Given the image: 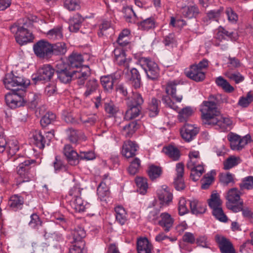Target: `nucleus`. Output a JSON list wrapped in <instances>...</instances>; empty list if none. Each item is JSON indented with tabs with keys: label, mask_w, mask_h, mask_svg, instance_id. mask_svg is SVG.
I'll list each match as a JSON object with an SVG mask.
<instances>
[{
	"label": "nucleus",
	"mask_w": 253,
	"mask_h": 253,
	"mask_svg": "<svg viewBox=\"0 0 253 253\" xmlns=\"http://www.w3.org/2000/svg\"><path fill=\"white\" fill-rule=\"evenodd\" d=\"M56 68L57 79L63 84H69L72 80H77V84L82 85L90 75L88 69H86V71H83V69L76 71L62 63L57 64Z\"/></svg>",
	"instance_id": "obj_1"
},
{
	"label": "nucleus",
	"mask_w": 253,
	"mask_h": 253,
	"mask_svg": "<svg viewBox=\"0 0 253 253\" xmlns=\"http://www.w3.org/2000/svg\"><path fill=\"white\" fill-rule=\"evenodd\" d=\"M20 91L18 95H5V99L7 105L13 109L25 105L32 109L35 108L41 99V95L34 93L27 94L26 89Z\"/></svg>",
	"instance_id": "obj_2"
},
{
	"label": "nucleus",
	"mask_w": 253,
	"mask_h": 253,
	"mask_svg": "<svg viewBox=\"0 0 253 253\" xmlns=\"http://www.w3.org/2000/svg\"><path fill=\"white\" fill-rule=\"evenodd\" d=\"M213 99L208 97V100L204 101L200 106L201 118L205 125H211L212 122L218 117L220 112Z\"/></svg>",
	"instance_id": "obj_3"
},
{
	"label": "nucleus",
	"mask_w": 253,
	"mask_h": 253,
	"mask_svg": "<svg viewBox=\"0 0 253 253\" xmlns=\"http://www.w3.org/2000/svg\"><path fill=\"white\" fill-rule=\"evenodd\" d=\"M3 84L5 87L11 90V93H9L6 95L18 94L20 93V90L26 89L29 84L24 80L18 76H15L12 72L6 74L3 79Z\"/></svg>",
	"instance_id": "obj_4"
},
{
	"label": "nucleus",
	"mask_w": 253,
	"mask_h": 253,
	"mask_svg": "<svg viewBox=\"0 0 253 253\" xmlns=\"http://www.w3.org/2000/svg\"><path fill=\"white\" fill-rule=\"evenodd\" d=\"M143 102L144 100L141 94L133 91L131 98L128 99L126 102L127 110L126 113L125 118L131 120L138 117L141 111Z\"/></svg>",
	"instance_id": "obj_5"
},
{
	"label": "nucleus",
	"mask_w": 253,
	"mask_h": 253,
	"mask_svg": "<svg viewBox=\"0 0 253 253\" xmlns=\"http://www.w3.org/2000/svg\"><path fill=\"white\" fill-rule=\"evenodd\" d=\"M23 159L21 157L16 159L19 163L17 167V172L22 179V182L29 181L33 180L36 175L34 166H32L36 163V161L29 159L23 161Z\"/></svg>",
	"instance_id": "obj_6"
},
{
	"label": "nucleus",
	"mask_w": 253,
	"mask_h": 253,
	"mask_svg": "<svg viewBox=\"0 0 253 253\" xmlns=\"http://www.w3.org/2000/svg\"><path fill=\"white\" fill-rule=\"evenodd\" d=\"M86 234L84 229L78 226L71 231L70 243L72 244L69 249L67 253H84V247L85 244L83 238Z\"/></svg>",
	"instance_id": "obj_7"
},
{
	"label": "nucleus",
	"mask_w": 253,
	"mask_h": 253,
	"mask_svg": "<svg viewBox=\"0 0 253 253\" xmlns=\"http://www.w3.org/2000/svg\"><path fill=\"white\" fill-rule=\"evenodd\" d=\"M63 152L68 162L71 165H77L79 163V160L88 161L95 158V155L92 152H81L79 154L74 150L70 144L65 145Z\"/></svg>",
	"instance_id": "obj_8"
},
{
	"label": "nucleus",
	"mask_w": 253,
	"mask_h": 253,
	"mask_svg": "<svg viewBox=\"0 0 253 253\" xmlns=\"http://www.w3.org/2000/svg\"><path fill=\"white\" fill-rule=\"evenodd\" d=\"M176 85L177 84L175 82L168 83L166 88V92L168 95L163 96L162 97L163 102L165 103L167 106L174 110H175L177 107L174 105V103L172 101L169 95H170L171 97L177 102H180L183 98L182 94H176Z\"/></svg>",
	"instance_id": "obj_9"
},
{
	"label": "nucleus",
	"mask_w": 253,
	"mask_h": 253,
	"mask_svg": "<svg viewBox=\"0 0 253 253\" xmlns=\"http://www.w3.org/2000/svg\"><path fill=\"white\" fill-rule=\"evenodd\" d=\"M139 62L144 69L148 79L157 80L160 76V69L158 65L149 58L142 57Z\"/></svg>",
	"instance_id": "obj_10"
},
{
	"label": "nucleus",
	"mask_w": 253,
	"mask_h": 253,
	"mask_svg": "<svg viewBox=\"0 0 253 253\" xmlns=\"http://www.w3.org/2000/svg\"><path fill=\"white\" fill-rule=\"evenodd\" d=\"M55 72V69L50 65H43L38 69L36 74L32 75V80L35 84L38 81L48 82L52 79Z\"/></svg>",
	"instance_id": "obj_11"
},
{
	"label": "nucleus",
	"mask_w": 253,
	"mask_h": 253,
	"mask_svg": "<svg viewBox=\"0 0 253 253\" xmlns=\"http://www.w3.org/2000/svg\"><path fill=\"white\" fill-rule=\"evenodd\" d=\"M51 43L44 40L38 41L33 45V49L36 55L42 59H49L51 57Z\"/></svg>",
	"instance_id": "obj_12"
},
{
	"label": "nucleus",
	"mask_w": 253,
	"mask_h": 253,
	"mask_svg": "<svg viewBox=\"0 0 253 253\" xmlns=\"http://www.w3.org/2000/svg\"><path fill=\"white\" fill-rule=\"evenodd\" d=\"M199 132V128L189 124H185L180 129L182 138L187 142L194 139Z\"/></svg>",
	"instance_id": "obj_13"
},
{
	"label": "nucleus",
	"mask_w": 253,
	"mask_h": 253,
	"mask_svg": "<svg viewBox=\"0 0 253 253\" xmlns=\"http://www.w3.org/2000/svg\"><path fill=\"white\" fill-rule=\"evenodd\" d=\"M48 135L45 137L40 131L36 132L33 135L34 143L40 149H42L44 147L45 144L49 145L50 139L54 136V134L51 131H48Z\"/></svg>",
	"instance_id": "obj_14"
},
{
	"label": "nucleus",
	"mask_w": 253,
	"mask_h": 253,
	"mask_svg": "<svg viewBox=\"0 0 253 253\" xmlns=\"http://www.w3.org/2000/svg\"><path fill=\"white\" fill-rule=\"evenodd\" d=\"M215 240L221 253H236L232 243L228 239L216 235Z\"/></svg>",
	"instance_id": "obj_15"
},
{
	"label": "nucleus",
	"mask_w": 253,
	"mask_h": 253,
	"mask_svg": "<svg viewBox=\"0 0 253 253\" xmlns=\"http://www.w3.org/2000/svg\"><path fill=\"white\" fill-rule=\"evenodd\" d=\"M138 148V146L135 142L130 140L124 142L123 146L122 153L126 158H130L135 155V152Z\"/></svg>",
	"instance_id": "obj_16"
},
{
	"label": "nucleus",
	"mask_w": 253,
	"mask_h": 253,
	"mask_svg": "<svg viewBox=\"0 0 253 253\" xmlns=\"http://www.w3.org/2000/svg\"><path fill=\"white\" fill-rule=\"evenodd\" d=\"M160 217L158 224L163 228L165 232H168L173 226L174 219L167 212L162 213Z\"/></svg>",
	"instance_id": "obj_17"
},
{
	"label": "nucleus",
	"mask_w": 253,
	"mask_h": 253,
	"mask_svg": "<svg viewBox=\"0 0 253 253\" xmlns=\"http://www.w3.org/2000/svg\"><path fill=\"white\" fill-rule=\"evenodd\" d=\"M186 75L196 82L202 81L205 78V73L195 65L190 66L189 70L186 72Z\"/></svg>",
	"instance_id": "obj_18"
},
{
	"label": "nucleus",
	"mask_w": 253,
	"mask_h": 253,
	"mask_svg": "<svg viewBox=\"0 0 253 253\" xmlns=\"http://www.w3.org/2000/svg\"><path fill=\"white\" fill-rule=\"evenodd\" d=\"M34 39L33 35L29 30L23 27L20 31V33L16 37V41L20 45H22L32 42Z\"/></svg>",
	"instance_id": "obj_19"
},
{
	"label": "nucleus",
	"mask_w": 253,
	"mask_h": 253,
	"mask_svg": "<svg viewBox=\"0 0 253 253\" xmlns=\"http://www.w3.org/2000/svg\"><path fill=\"white\" fill-rule=\"evenodd\" d=\"M232 121L228 118L221 117L218 115L213 122H212L211 125H215L217 129L221 131H225L228 128L232 125Z\"/></svg>",
	"instance_id": "obj_20"
},
{
	"label": "nucleus",
	"mask_w": 253,
	"mask_h": 253,
	"mask_svg": "<svg viewBox=\"0 0 253 253\" xmlns=\"http://www.w3.org/2000/svg\"><path fill=\"white\" fill-rule=\"evenodd\" d=\"M138 253H151L152 246L147 238H139L137 241Z\"/></svg>",
	"instance_id": "obj_21"
},
{
	"label": "nucleus",
	"mask_w": 253,
	"mask_h": 253,
	"mask_svg": "<svg viewBox=\"0 0 253 253\" xmlns=\"http://www.w3.org/2000/svg\"><path fill=\"white\" fill-rule=\"evenodd\" d=\"M119 77V75H116L102 77L100 78L101 84L105 90H111L113 88L114 84L117 83Z\"/></svg>",
	"instance_id": "obj_22"
},
{
	"label": "nucleus",
	"mask_w": 253,
	"mask_h": 253,
	"mask_svg": "<svg viewBox=\"0 0 253 253\" xmlns=\"http://www.w3.org/2000/svg\"><path fill=\"white\" fill-rule=\"evenodd\" d=\"M190 207L191 211L193 214H203L206 211V205L204 203L199 202L196 200L188 201Z\"/></svg>",
	"instance_id": "obj_23"
},
{
	"label": "nucleus",
	"mask_w": 253,
	"mask_h": 253,
	"mask_svg": "<svg viewBox=\"0 0 253 253\" xmlns=\"http://www.w3.org/2000/svg\"><path fill=\"white\" fill-rule=\"evenodd\" d=\"M69 64L72 69L80 67L84 62L83 55L79 53L73 52L69 57Z\"/></svg>",
	"instance_id": "obj_24"
},
{
	"label": "nucleus",
	"mask_w": 253,
	"mask_h": 253,
	"mask_svg": "<svg viewBox=\"0 0 253 253\" xmlns=\"http://www.w3.org/2000/svg\"><path fill=\"white\" fill-rule=\"evenodd\" d=\"M182 15L186 18H195L200 13L198 7L195 5H190L183 7L181 9Z\"/></svg>",
	"instance_id": "obj_25"
},
{
	"label": "nucleus",
	"mask_w": 253,
	"mask_h": 253,
	"mask_svg": "<svg viewBox=\"0 0 253 253\" xmlns=\"http://www.w3.org/2000/svg\"><path fill=\"white\" fill-rule=\"evenodd\" d=\"M129 81L132 86L135 88H138L141 85V79L140 73L137 69L135 68L131 69L129 72Z\"/></svg>",
	"instance_id": "obj_26"
},
{
	"label": "nucleus",
	"mask_w": 253,
	"mask_h": 253,
	"mask_svg": "<svg viewBox=\"0 0 253 253\" xmlns=\"http://www.w3.org/2000/svg\"><path fill=\"white\" fill-rule=\"evenodd\" d=\"M84 19L80 14H76L70 20L69 29L70 32H77L79 31Z\"/></svg>",
	"instance_id": "obj_27"
},
{
	"label": "nucleus",
	"mask_w": 253,
	"mask_h": 253,
	"mask_svg": "<svg viewBox=\"0 0 253 253\" xmlns=\"http://www.w3.org/2000/svg\"><path fill=\"white\" fill-rule=\"evenodd\" d=\"M162 152L174 161H177L180 157L179 150L172 145H168L163 148Z\"/></svg>",
	"instance_id": "obj_28"
},
{
	"label": "nucleus",
	"mask_w": 253,
	"mask_h": 253,
	"mask_svg": "<svg viewBox=\"0 0 253 253\" xmlns=\"http://www.w3.org/2000/svg\"><path fill=\"white\" fill-rule=\"evenodd\" d=\"M241 194V192L237 188H231L225 197L227 200V203H237L240 200Z\"/></svg>",
	"instance_id": "obj_29"
},
{
	"label": "nucleus",
	"mask_w": 253,
	"mask_h": 253,
	"mask_svg": "<svg viewBox=\"0 0 253 253\" xmlns=\"http://www.w3.org/2000/svg\"><path fill=\"white\" fill-rule=\"evenodd\" d=\"M24 204L23 198L18 195H13L10 197L8 204L14 211L22 209Z\"/></svg>",
	"instance_id": "obj_30"
},
{
	"label": "nucleus",
	"mask_w": 253,
	"mask_h": 253,
	"mask_svg": "<svg viewBox=\"0 0 253 253\" xmlns=\"http://www.w3.org/2000/svg\"><path fill=\"white\" fill-rule=\"evenodd\" d=\"M51 57L52 55H61L64 54L67 51V47L64 42H57L51 44Z\"/></svg>",
	"instance_id": "obj_31"
},
{
	"label": "nucleus",
	"mask_w": 253,
	"mask_h": 253,
	"mask_svg": "<svg viewBox=\"0 0 253 253\" xmlns=\"http://www.w3.org/2000/svg\"><path fill=\"white\" fill-rule=\"evenodd\" d=\"M116 221L121 225H124L127 220L126 212L124 208L122 206H118L115 208Z\"/></svg>",
	"instance_id": "obj_32"
},
{
	"label": "nucleus",
	"mask_w": 253,
	"mask_h": 253,
	"mask_svg": "<svg viewBox=\"0 0 253 253\" xmlns=\"http://www.w3.org/2000/svg\"><path fill=\"white\" fill-rule=\"evenodd\" d=\"M161 103V101L155 98L151 99L148 106L149 116L150 117H154L156 116L159 112V106Z\"/></svg>",
	"instance_id": "obj_33"
},
{
	"label": "nucleus",
	"mask_w": 253,
	"mask_h": 253,
	"mask_svg": "<svg viewBox=\"0 0 253 253\" xmlns=\"http://www.w3.org/2000/svg\"><path fill=\"white\" fill-rule=\"evenodd\" d=\"M135 183L137 187V192L141 194L144 195L148 188L147 178L141 177H137L135 179Z\"/></svg>",
	"instance_id": "obj_34"
},
{
	"label": "nucleus",
	"mask_w": 253,
	"mask_h": 253,
	"mask_svg": "<svg viewBox=\"0 0 253 253\" xmlns=\"http://www.w3.org/2000/svg\"><path fill=\"white\" fill-rule=\"evenodd\" d=\"M47 36L48 39L52 40H60L63 38L62 28L58 26L49 30L47 33Z\"/></svg>",
	"instance_id": "obj_35"
},
{
	"label": "nucleus",
	"mask_w": 253,
	"mask_h": 253,
	"mask_svg": "<svg viewBox=\"0 0 253 253\" xmlns=\"http://www.w3.org/2000/svg\"><path fill=\"white\" fill-rule=\"evenodd\" d=\"M64 6L69 11L78 10L81 8L80 0H63Z\"/></svg>",
	"instance_id": "obj_36"
},
{
	"label": "nucleus",
	"mask_w": 253,
	"mask_h": 253,
	"mask_svg": "<svg viewBox=\"0 0 253 253\" xmlns=\"http://www.w3.org/2000/svg\"><path fill=\"white\" fill-rule=\"evenodd\" d=\"M209 207L211 209H214L220 207L222 204V201L220 198L218 193H212L211 196V198L208 201Z\"/></svg>",
	"instance_id": "obj_37"
},
{
	"label": "nucleus",
	"mask_w": 253,
	"mask_h": 253,
	"mask_svg": "<svg viewBox=\"0 0 253 253\" xmlns=\"http://www.w3.org/2000/svg\"><path fill=\"white\" fill-rule=\"evenodd\" d=\"M158 198L161 205H169V203L172 201V195L169 191L165 189L158 194Z\"/></svg>",
	"instance_id": "obj_38"
},
{
	"label": "nucleus",
	"mask_w": 253,
	"mask_h": 253,
	"mask_svg": "<svg viewBox=\"0 0 253 253\" xmlns=\"http://www.w3.org/2000/svg\"><path fill=\"white\" fill-rule=\"evenodd\" d=\"M239 157L231 156L227 158L224 162V169L226 170L229 169L238 165L241 163Z\"/></svg>",
	"instance_id": "obj_39"
},
{
	"label": "nucleus",
	"mask_w": 253,
	"mask_h": 253,
	"mask_svg": "<svg viewBox=\"0 0 253 253\" xmlns=\"http://www.w3.org/2000/svg\"><path fill=\"white\" fill-rule=\"evenodd\" d=\"M162 173V169L160 167L152 165L149 167L148 170V174L152 180L159 177Z\"/></svg>",
	"instance_id": "obj_40"
},
{
	"label": "nucleus",
	"mask_w": 253,
	"mask_h": 253,
	"mask_svg": "<svg viewBox=\"0 0 253 253\" xmlns=\"http://www.w3.org/2000/svg\"><path fill=\"white\" fill-rule=\"evenodd\" d=\"M215 82L218 86L221 87L227 92H232L234 90V87L222 77L217 78Z\"/></svg>",
	"instance_id": "obj_41"
},
{
	"label": "nucleus",
	"mask_w": 253,
	"mask_h": 253,
	"mask_svg": "<svg viewBox=\"0 0 253 253\" xmlns=\"http://www.w3.org/2000/svg\"><path fill=\"white\" fill-rule=\"evenodd\" d=\"M193 113V111L191 107H186L179 111L178 116V120L181 122L187 121L188 118L191 116Z\"/></svg>",
	"instance_id": "obj_42"
},
{
	"label": "nucleus",
	"mask_w": 253,
	"mask_h": 253,
	"mask_svg": "<svg viewBox=\"0 0 253 253\" xmlns=\"http://www.w3.org/2000/svg\"><path fill=\"white\" fill-rule=\"evenodd\" d=\"M56 115L52 112L46 113L41 120V125L43 127H46L48 125L55 121Z\"/></svg>",
	"instance_id": "obj_43"
},
{
	"label": "nucleus",
	"mask_w": 253,
	"mask_h": 253,
	"mask_svg": "<svg viewBox=\"0 0 253 253\" xmlns=\"http://www.w3.org/2000/svg\"><path fill=\"white\" fill-rule=\"evenodd\" d=\"M155 27V22L152 18H147L138 23V28L142 30H148Z\"/></svg>",
	"instance_id": "obj_44"
},
{
	"label": "nucleus",
	"mask_w": 253,
	"mask_h": 253,
	"mask_svg": "<svg viewBox=\"0 0 253 253\" xmlns=\"http://www.w3.org/2000/svg\"><path fill=\"white\" fill-rule=\"evenodd\" d=\"M31 220L29 223V225L34 229H38L39 226L43 227V224L41 221L39 215L36 213H33L30 216Z\"/></svg>",
	"instance_id": "obj_45"
},
{
	"label": "nucleus",
	"mask_w": 253,
	"mask_h": 253,
	"mask_svg": "<svg viewBox=\"0 0 253 253\" xmlns=\"http://www.w3.org/2000/svg\"><path fill=\"white\" fill-rule=\"evenodd\" d=\"M240 190L244 189L250 190L253 188V176H249L245 177L239 184Z\"/></svg>",
	"instance_id": "obj_46"
},
{
	"label": "nucleus",
	"mask_w": 253,
	"mask_h": 253,
	"mask_svg": "<svg viewBox=\"0 0 253 253\" xmlns=\"http://www.w3.org/2000/svg\"><path fill=\"white\" fill-rule=\"evenodd\" d=\"M204 171L203 167L201 165H196V167L191 170L190 177L194 181H197Z\"/></svg>",
	"instance_id": "obj_47"
},
{
	"label": "nucleus",
	"mask_w": 253,
	"mask_h": 253,
	"mask_svg": "<svg viewBox=\"0 0 253 253\" xmlns=\"http://www.w3.org/2000/svg\"><path fill=\"white\" fill-rule=\"evenodd\" d=\"M227 139L230 142V147L232 150H235L239 149L238 143L240 139L239 135L230 132L227 135Z\"/></svg>",
	"instance_id": "obj_48"
},
{
	"label": "nucleus",
	"mask_w": 253,
	"mask_h": 253,
	"mask_svg": "<svg viewBox=\"0 0 253 253\" xmlns=\"http://www.w3.org/2000/svg\"><path fill=\"white\" fill-rule=\"evenodd\" d=\"M140 167V160L137 158H134L130 162V166L128 168V172L131 175H134L137 172Z\"/></svg>",
	"instance_id": "obj_49"
},
{
	"label": "nucleus",
	"mask_w": 253,
	"mask_h": 253,
	"mask_svg": "<svg viewBox=\"0 0 253 253\" xmlns=\"http://www.w3.org/2000/svg\"><path fill=\"white\" fill-rule=\"evenodd\" d=\"M219 179L224 186H227L230 183H235L234 175L230 172L220 174Z\"/></svg>",
	"instance_id": "obj_50"
},
{
	"label": "nucleus",
	"mask_w": 253,
	"mask_h": 253,
	"mask_svg": "<svg viewBox=\"0 0 253 253\" xmlns=\"http://www.w3.org/2000/svg\"><path fill=\"white\" fill-rule=\"evenodd\" d=\"M212 214L216 219L222 222H226L227 217L224 213L222 208L220 207L212 210Z\"/></svg>",
	"instance_id": "obj_51"
},
{
	"label": "nucleus",
	"mask_w": 253,
	"mask_h": 253,
	"mask_svg": "<svg viewBox=\"0 0 253 253\" xmlns=\"http://www.w3.org/2000/svg\"><path fill=\"white\" fill-rule=\"evenodd\" d=\"M213 176L209 173L205 175L204 178L201 180V188L203 189H207L213 181Z\"/></svg>",
	"instance_id": "obj_52"
},
{
	"label": "nucleus",
	"mask_w": 253,
	"mask_h": 253,
	"mask_svg": "<svg viewBox=\"0 0 253 253\" xmlns=\"http://www.w3.org/2000/svg\"><path fill=\"white\" fill-rule=\"evenodd\" d=\"M253 101V94L249 92L246 96L240 98L238 102V105L243 107H247Z\"/></svg>",
	"instance_id": "obj_53"
},
{
	"label": "nucleus",
	"mask_w": 253,
	"mask_h": 253,
	"mask_svg": "<svg viewBox=\"0 0 253 253\" xmlns=\"http://www.w3.org/2000/svg\"><path fill=\"white\" fill-rule=\"evenodd\" d=\"M225 75L230 80L234 81L236 84H238L244 80V77L239 72L234 73L227 72Z\"/></svg>",
	"instance_id": "obj_54"
},
{
	"label": "nucleus",
	"mask_w": 253,
	"mask_h": 253,
	"mask_svg": "<svg viewBox=\"0 0 253 253\" xmlns=\"http://www.w3.org/2000/svg\"><path fill=\"white\" fill-rule=\"evenodd\" d=\"M72 203L74 209L79 212H83L85 210V206L84 205L82 198L79 197L72 200Z\"/></svg>",
	"instance_id": "obj_55"
},
{
	"label": "nucleus",
	"mask_w": 253,
	"mask_h": 253,
	"mask_svg": "<svg viewBox=\"0 0 253 253\" xmlns=\"http://www.w3.org/2000/svg\"><path fill=\"white\" fill-rule=\"evenodd\" d=\"M97 193L98 195L101 197H104L109 195L108 188L104 182H101L99 184L97 189Z\"/></svg>",
	"instance_id": "obj_56"
},
{
	"label": "nucleus",
	"mask_w": 253,
	"mask_h": 253,
	"mask_svg": "<svg viewBox=\"0 0 253 253\" xmlns=\"http://www.w3.org/2000/svg\"><path fill=\"white\" fill-rule=\"evenodd\" d=\"M104 108L105 111L112 116H114L119 110L118 108L111 101L109 103H105Z\"/></svg>",
	"instance_id": "obj_57"
},
{
	"label": "nucleus",
	"mask_w": 253,
	"mask_h": 253,
	"mask_svg": "<svg viewBox=\"0 0 253 253\" xmlns=\"http://www.w3.org/2000/svg\"><path fill=\"white\" fill-rule=\"evenodd\" d=\"M122 12L124 14V16L126 20L128 22H130V19L132 16H135V14L133 11L131 7L129 6L124 7L123 9Z\"/></svg>",
	"instance_id": "obj_58"
},
{
	"label": "nucleus",
	"mask_w": 253,
	"mask_h": 253,
	"mask_svg": "<svg viewBox=\"0 0 253 253\" xmlns=\"http://www.w3.org/2000/svg\"><path fill=\"white\" fill-rule=\"evenodd\" d=\"M137 125V123L136 121H132L124 127L125 130H128L126 134L128 136H129L130 135L133 133L135 130L138 128Z\"/></svg>",
	"instance_id": "obj_59"
},
{
	"label": "nucleus",
	"mask_w": 253,
	"mask_h": 253,
	"mask_svg": "<svg viewBox=\"0 0 253 253\" xmlns=\"http://www.w3.org/2000/svg\"><path fill=\"white\" fill-rule=\"evenodd\" d=\"M223 10V8L220 7L217 10H210L207 13V16L210 20L212 19L217 21Z\"/></svg>",
	"instance_id": "obj_60"
},
{
	"label": "nucleus",
	"mask_w": 253,
	"mask_h": 253,
	"mask_svg": "<svg viewBox=\"0 0 253 253\" xmlns=\"http://www.w3.org/2000/svg\"><path fill=\"white\" fill-rule=\"evenodd\" d=\"M236 203H226V207L229 209L231 210L234 212H238L240 211H242L243 207V202H240L238 204Z\"/></svg>",
	"instance_id": "obj_61"
},
{
	"label": "nucleus",
	"mask_w": 253,
	"mask_h": 253,
	"mask_svg": "<svg viewBox=\"0 0 253 253\" xmlns=\"http://www.w3.org/2000/svg\"><path fill=\"white\" fill-rule=\"evenodd\" d=\"M187 203V201L184 198H180L179 201V207H178V211L179 214L180 215H183L186 213H187L188 211V209L186 207V205Z\"/></svg>",
	"instance_id": "obj_62"
},
{
	"label": "nucleus",
	"mask_w": 253,
	"mask_h": 253,
	"mask_svg": "<svg viewBox=\"0 0 253 253\" xmlns=\"http://www.w3.org/2000/svg\"><path fill=\"white\" fill-rule=\"evenodd\" d=\"M67 131L68 133L69 141L73 144H76L79 138L77 131L72 128H69Z\"/></svg>",
	"instance_id": "obj_63"
},
{
	"label": "nucleus",
	"mask_w": 253,
	"mask_h": 253,
	"mask_svg": "<svg viewBox=\"0 0 253 253\" xmlns=\"http://www.w3.org/2000/svg\"><path fill=\"white\" fill-rule=\"evenodd\" d=\"M55 218L56 224L61 225L65 229L67 227L68 219L64 215L58 214L55 216Z\"/></svg>",
	"instance_id": "obj_64"
}]
</instances>
